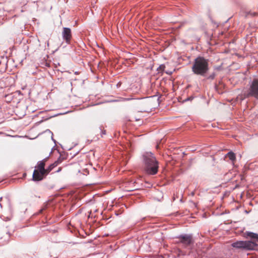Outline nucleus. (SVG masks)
Listing matches in <instances>:
<instances>
[{"label": "nucleus", "instance_id": "1", "mask_svg": "<svg viewBox=\"0 0 258 258\" xmlns=\"http://www.w3.org/2000/svg\"><path fill=\"white\" fill-rule=\"evenodd\" d=\"M143 158L146 172L148 174H156L158 171L159 163L154 155L147 152L143 154Z\"/></svg>", "mask_w": 258, "mask_h": 258}, {"label": "nucleus", "instance_id": "2", "mask_svg": "<svg viewBox=\"0 0 258 258\" xmlns=\"http://www.w3.org/2000/svg\"><path fill=\"white\" fill-rule=\"evenodd\" d=\"M209 70V60L202 56H199L195 59L191 70L196 75L205 77Z\"/></svg>", "mask_w": 258, "mask_h": 258}, {"label": "nucleus", "instance_id": "3", "mask_svg": "<svg viewBox=\"0 0 258 258\" xmlns=\"http://www.w3.org/2000/svg\"><path fill=\"white\" fill-rule=\"evenodd\" d=\"M257 244L252 241H237L233 242L231 246L236 248H241L246 250H253L255 249Z\"/></svg>", "mask_w": 258, "mask_h": 258}, {"label": "nucleus", "instance_id": "4", "mask_svg": "<svg viewBox=\"0 0 258 258\" xmlns=\"http://www.w3.org/2000/svg\"><path fill=\"white\" fill-rule=\"evenodd\" d=\"M177 240L176 241L178 244H181L182 246L186 248L193 244L194 240L192 235L191 234H183L179 235L176 238Z\"/></svg>", "mask_w": 258, "mask_h": 258}, {"label": "nucleus", "instance_id": "5", "mask_svg": "<svg viewBox=\"0 0 258 258\" xmlns=\"http://www.w3.org/2000/svg\"><path fill=\"white\" fill-rule=\"evenodd\" d=\"M245 97L252 96L258 99V78H254L250 84V87L246 93H244Z\"/></svg>", "mask_w": 258, "mask_h": 258}, {"label": "nucleus", "instance_id": "6", "mask_svg": "<svg viewBox=\"0 0 258 258\" xmlns=\"http://www.w3.org/2000/svg\"><path fill=\"white\" fill-rule=\"evenodd\" d=\"M63 39L68 44L70 43L72 38L71 30L69 28L64 27L62 33Z\"/></svg>", "mask_w": 258, "mask_h": 258}, {"label": "nucleus", "instance_id": "7", "mask_svg": "<svg viewBox=\"0 0 258 258\" xmlns=\"http://www.w3.org/2000/svg\"><path fill=\"white\" fill-rule=\"evenodd\" d=\"M45 175V173L35 169L33 173V180L34 181H40L43 179L44 176Z\"/></svg>", "mask_w": 258, "mask_h": 258}, {"label": "nucleus", "instance_id": "8", "mask_svg": "<svg viewBox=\"0 0 258 258\" xmlns=\"http://www.w3.org/2000/svg\"><path fill=\"white\" fill-rule=\"evenodd\" d=\"M47 160V158H45L40 161H39L38 162V166H37V169L38 170H39L40 171H42L46 173V169H45V162L46 160Z\"/></svg>", "mask_w": 258, "mask_h": 258}, {"label": "nucleus", "instance_id": "9", "mask_svg": "<svg viewBox=\"0 0 258 258\" xmlns=\"http://www.w3.org/2000/svg\"><path fill=\"white\" fill-rule=\"evenodd\" d=\"M246 234L247 236L250 238L252 240H253L255 243V242H258V234L253 233L252 232H246Z\"/></svg>", "mask_w": 258, "mask_h": 258}, {"label": "nucleus", "instance_id": "10", "mask_svg": "<svg viewBox=\"0 0 258 258\" xmlns=\"http://www.w3.org/2000/svg\"><path fill=\"white\" fill-rule=\"evenodd\" d=\"M58 164L57 162H54L53 163L50 165L46 169V175L50 172L55 167H56Z\"/></svg>", "mask_w": 258, "mask_h": 258}, {"label": "nucleus", "instance_id": "11", "mask_svg": "<svg viewBox=\"0 0 258 258\" xmlns=\"http://www.w3.org/2000/svg\"><path fill=\"white\" fill-rule=\"evenodd\" d=\"M67 156L65 154H60L59 157L56 162L58 164L61 163L64 160L67 159Z\"/></svg>", "mask_w": 258, "mask_h": 258}, {"label": "nucleus", "instance_id": "12", "mask_svg": "<svg viewBox=\"0 0 258 258\" xmlns=\"http://www.w3.org/2000/svg\"><path fill=\"white\" fill-rule=\"evenodd\" d=\"M226 157L228 158L232 161H233L235 160V155L232 152H228L226 154Z\"/></svg>", "mask_w": 258, "mask_h": 258}, {"label": "nucleus", "instance_id": "13", "mask_svg": "<svg viewBox=\"0 0 258 258\" xmlns=\"http://www.w3.org/2000/svg\"><path fill=\"white\" fill-rule=\"evenodd\" d=\"M215 76H216L215 73H213L212 74H211L210 75H209L207 79H209V80H213V79H214Z\"/></svg>", "mask_w": 258, "mask_h": 258}, {"label": "nucleus", "instance_id": "14", "mask_svg": "<svg viewBox=\"0 0 258 258\" xmlns=\"http://www.w3.org/2000/svg\"><path fill=\"white\" fill-rule=\"evenodd\" d=\"M47 208V205H45L42 209L40 210L39 213H41L43 210H44Z\"/></svg>", "mask_w": 258, "mask_h": 258}, {"label": "nucleus", "instance_id": "15", "mask_svg": "<svg viewBox=\"0 0 258 258\" xmlns=\"http://www.w3.org/2000/svg\"><path fill=\"white\" fill-rule=\"evenodd\" d=\"M193 98H194V97H192V96H190V97H189L187 98L185 100V101H191V100H192V99H193Z\"/></svg>", "mask_w": 258, "mask_h": 258}, {"label": "nucleus", "instance_id": "16", "mask_svg": "<svg viewBox=\"0 0 258 258\" xmlns=\"http://www.w3.org/2000/svg\"><path fill=\"white\" fill-rule=\"evenodd\" d=\"M47 131H48L49 132H50V133H51V134H52V136H51V139H52V140L54 141V143H55V140H54V139H53V134H52V133H51V132H50V130H47Z\"/></svg>", "mask_w": 258, "mask_h": 258}, {"label": "nucleus", "instance_id": "17", "mask_svg": "<svg viewBox=\"0 0 258 258\" xmlns=\"http://www.w3.org/2000/svg\"><path fill=\"white\" fill-rule=\"evenodd\" d=\"M133 99V98H125V100H132Z\"/></svg>", "mask_w": 258, "mask_h": 258}, {"label": "nucleus", "instance_id": "18", "mask_svg": "<svg viewBox=\"0 0 258 258\" xmlns=\"http://www.w3.org/2000/svg\"><path fill=\"white\" fill-rule=\"evenodd\" d=\"M102 134L105 135V134H106V131H102Z\"/></svg>", "mask_w": 258, "mask_h": 258}, {"label": "nucleus", "instance_id": "19", "mask_svg": "<svg viewBox=\"0 0 258 258\" xmlns=\"http://www.w3.org/2000/svg\"><path fill=\"white\" fill-rule=\"evenodd\" d=\"M60 170V169L59 168V169L57 171V172H59Z\"/></svg>", "mask_w": 258, "mask_h": 258}]
</instances>
